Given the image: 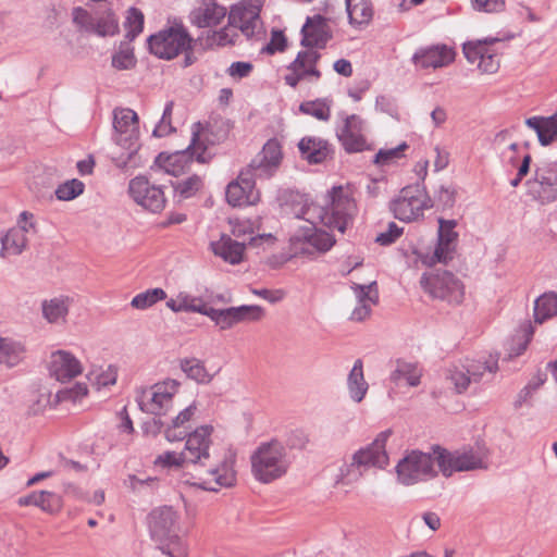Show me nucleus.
Masks as SVG:
<instances>
[{"mask_svg": "<svg viewBox=\"0 0 557 557\" xmlns=\"http://www.w3.org/2000/svg\"><path fill=\"white\" fill-rule=\"evenodd\" d=\"M286 47V38L281 30L272 32L269 44L264 47V51L273 54L277 51H283Z\"/></svg>", "mask_w": 557, "mask_h": 557, "instance_id": "obj_62", "label": "nucleus"}, {"mask_svg": "<svg viewBox=\"0 0 557 557\" xmlns=\"http://www.w3.org/2000/svg\"><path fill=\"white\" fill-rule=\"evenodd\" d=\"M88 379L97 389L108 388L116 383L117 368L109 364L106 368L96 369L89 373Z\"/></svg>", "mask_w": 557, "mask_h": 557, "instance_id": "obj_47", "label": "nucleus"}, {"mask_svg": "<svg viewBox=\"0 0 557 557\" xmlns=\"http://www.w3.org/2000/svg\"><path fill=\"white\" fill-rule=\"evenodd\" d=\"M253 70V65L250 62H233L226 73L234 79H242L250 75Z\"/></svg>", "mask_w": 557, "mask_h": 557, "instance_id": "obj_60", "label": "nucleus"}, {"mask_svg": "<svg viewBox=\"0 0 557 557\" xmlns=\"http://www.w3.org/2000/svg\"><path fill=\"white\" fill-rule=\"evenodd\" d=\"M298 216L308 224L300 227L290 238L294 253L310 256L315 252H325L333 247L335 243L333 237L329 233L315 228L318 222L334 227L332 218H329L322 208L314 203L306 205Z\"/></svg>", "mask_w": 557, "mask_h": 557, "instance_id": "obj_2", "label": "nucleus"}, {"mask_svg": "<svg viewBox=\"0 0 557 557\" xmlns=\"http://www.w3.org/2000/svg\"><path fill=\"white\" fill-rule=\"evenodd\" d=\"M437 245L432 255L422 258L425 265L433 267L436 263H447L456 255L458 244V233L455 232L456 222L454 220H438Z\"/></svg>", "mask_w": 557, "mask_h": 557, "instance_id": "obj_18", "label": "nucleus"}, {"mask_svg": "<svg viewBox=\"0 0 557 557\" xmlns=\"http://www.w3.org/2000/svg\"><path fill=\"white\" fill-rule=\"evenodd\" d=\"M298 148L304 159L310 163L323 162L330 154L331 149L325 140L314 137H305L299 144Z\"/></svg>", "mask_w": 557, "mask_h": 557, "instance_id": "obj_39", "label": "nucleus"}, {"mask_svg": "<svg viewBox=\"0 0 557 557\" xmlns=\"http://www.w3.org/2000/svg\"><path fill=\"white\" fill-rule=\"evenodd\" d=\"M433 202L424 188L419 185L407 186L391 202V210L396 219L404 222L417 221Z\"/></svg>", "mask_w": 557, "mask_h": 557, "instance_id": "obj_8", "label": "nucleus"}, {"mask_svg": "<svg viewBox=\"0 0 557 557\" xmlns=\"http://www.w3.org/2000/svg\"><path fill=\"white\" fill-rule=\"evenodd\" d=\"M153 465L156 468L163 470H178L184 468L186 465H189L183 449L181 451L175 450H165L159 454L154 460Z\"/></svg>", "mask_w": 557, "mask_h": 557, "instance_id": "obj_45", "label": "nucleus"}, {"mask_svg": "<svg viewBox=\"0 0 557 557\" xmlns=\"http://www.w3.org/2000/svg\"><path fill=\"white\" fill-rule=\"evenodd\" d=\"M349 24L357 29L369 25L374 15L372 0H346Z\"/></svg>", "mask_w": 557, "mask_h": 557, "instance_id": "obj_37", "label": "nucleus"}, {"mask_svg": "<svg viewBox=\"0 0 557 557\" xmlns=\"http://www.w3.org/2000/svg\"><path fill=\"white\" fill-rule=\"evenodd\" d=\"M354 289L358 298V305L352 310L350 319L360 322L370 315L372 306L377 302L379 295L374 283L356 285Z\"/></svg>", "mask_w": 557, "mask_h": 557, "instance_id": "obj_36", "label": "nucleus"}, {"mask_svg": "<svg viewBox=\"0 0 557 557\" xmlns=\"http://www.w3.org/2000/svg\"><path fill=\"white\" fill-rule=\"evenodd\" d=\"M436 449L432 454L411 450L396 466L397 481L406 486L431 480L437 475Z\"/></svg>", "mask_w": 557, "mask_h": 557, "instance_id": "obj_7", "label": "nucleus"}, {"mask_svg": "<svg viewBox=\"0 0 557 557\" xmlns=\"http://www.w3.org/2000/svg\"><path fill=\"white\" fill-rule=\"evenodd\" d=\"M349 395L356 403H360L367 392L368 383L363 375V366L360 359L356 360L347 380Z\"/></svg>", "mask_w": 557, "mask_h": 557, "instance_id": "obj_42", "label": "nucleus"}, {"mask_svg": "<svg viewBox=\"0 0 557 557\" xmlns=\"http://www.w3.org/2000/svg\"><path fill=\"white\" fill-rule=\"evenodd\" d=\"M320 55L317 51H300L287 69L284 79L287 85L295 87L301 81H318L321 76L317 69Z\"/></svg>", "mask_w": 557, "mask_h": 557, "instance_id": "obj_22", "label": "nucleus"}, {"mask_svg": "<svg viewBox=\"0 0 557 557\" xmlns=\"http://www.w3.org/2000/svg\"><path fill=\"white\" fill-rule=\"evenodd\" d=\"M337 137L348 152L372 149L363 134V121L356 114L345 119L344 125L337 133Z\"/></svg>", "mask_w": 557, "mask_h": 557, "instance_id": "obj_24", "label": "nucleus"}, {"mask_svg": "<svg viewBox=\"0 0 557 557\" xmlns=\"http://www.w3.org/2000/svg\"><path fill=\"white\" fill-rule=\"evenodd\" d=\"M165 298H166L165 290L160 287H156V288L147 289V290L134 296L131 301V306L138 310H145L147 308H150L158 301L164 300Z\"/></svg>", "mask_w": 557, "mask_h": 557, "instance_id": "obj_48", "label": "nucleus"}, {"mask_svg": "<svg viewBox=\"0 0 557 557\" xmlns=\"http://www.w3.org/2000/svg\"><path fill=\"white\" fill-rule=\"evenodd\" d=\"M214 428L211 424H202L194 429L185 436L184 455L189 465L205 466L210 459V449L213 444Z\"/></svg>", "mask_w": 557, "mask_h": 557, "instance_id": "obj_16", "label": "nucleus"}, {"mask_svg": "<svg viewBox=\"0 0 557 557\" xmlns=\"http://www.w3.org/2000/svg\"><path fill=\"white\" fill-rule=\"evenodd\" d=\"M129 194L135 202L151 212L162 211L166 203L161 187L151 184L144 176H137L129 182Z\"/></svg>", "mask_w": 557, "mask_h": 557, "instance_id": "obj_21", "label": "nucleus"}, {"mask_svg": "<svg viewBox=\"0 0 557 557\" xmlns=\"http://www.w3.org/2000/svg\"><path fill=\"white\" fill-rule=\"evenodd\" d=\"M364 469L361 465L357 463L356 460H354V455L351 456L350 462H345L339 468V473L337 475L336 482L343 485H350L360 480V478L363 475Z\"/></svg>", "mask_w": 557, "mask_h": 557, "instance_id": "obj_49", "label": "nucleus"}, {"mask_svg": "<svg viewBox=\"0 0 557 557\" xmlns=\"http://www.w3.org/2000/svg\"><path fill=\"white\" fill-rule=\"evenodd\" d=\"M191 38L182 26H174L149 38L150 51L161 59L171 60L190 48Z\"/></svg>", "mask_w": 557, "mask_h": 557, "instance_id": "obj_13", "label": "nucleus"}, {"mask_svg": "<svg viewBox=\"0 0 557 557\" xmlns=\"http://www.w3.org/2000/svg\"><path fill=\"white\" fill-rule=\"evenodd\" d=\"M500 39L486 37L468 40L462 45V53L470 64H475L481 74H495L500 67V60L494 45Z\"/></svg>", "mask_w": 557, "mask_h": 557, "instance_id": "obj_10", "label": "nucleus"}, {"mask_svg": "<svg viewBox=\"0 0 557 557\" xmlns=\"http://www.w3.org/2000/svg\"><path fill=\"white\" fill-rule=\"evenodd\" d=\"M147 525L153 539L163 544V552L170 557H188L183 535L189 528L181 512L172 506H159L147 516Z\"/></svg>", "mask_w": 557, "mask_h": 557, "instance_id": "obj_1", "label": "nucleus"}, {"mask_svg": "<svg viewBox=\"0 0 557 557\" xmlns=\"http://www.w3.org/2000/svg\"><path fill=\"white\" fill-rule=\"evenodd\" d=\"M87 395L88 386L85 383H76L73 386L61 391L59 397L61 400L78 404L82 403V400L86 398Z\"/></svg>", "mask_w": 557, "mask_h": 557, "instance_id": "obj_58", "label": "nucleus"}, {"mask_svg": "<svg viewBox=\"0 0 557 557\" xmlns=\"http://www.w3.org/2000/svg\"><path fill=\"white\" fill-rule=\"evenodd\" d=\"M257 18L258 13L255 8L243 5L233 8L230 13L231 25L213 32L209 37L210 44L220 47L233 45L237 37V27L249 36L253 32Z\"/></svg>", "mask_w": 557, "mask_h": 557, "instance_id": "obj_12", "label": "nucleus"}, {"mask_svg": "<svg viewBox=\"0 0 557 557\" xmlns=\"http://www.w3.org/2000/svg\"><path fill=\"white\" fill-rule=\"evenodd\" d=\"M113 127L116 144L127 150V156L124 158L126 163L138 148L139 125L136 112L131 109H116L114 111Z\"/></svg>", "mask_w": 557, "mask_h": 557, "instance_id": "obj_15", "label": "nucleus"}, {"mask_svg": "<svg viewBox=\"0 0 557 557\" xmlns=\"http://www.w3.org/2000/svg\"><path fill=\"white\" fill-rule=\"evenodd\" d=\"M17 504L21 507L36 506L48 513H58L63 507L62 497L53 492L39 491L20 497Z\"/></svg>", "mask_w": 557, "mask_h": 557, "instance_id": "obj_34", "label": "nucleus"}, {"mask_svg": "<svg viewBox=\"0 0 557 557\" xmlns=\"http://www.w3.org/2000/svg\"><path fill=\"white\" fill-rule=\"evenodd\" d=\"M505 0H473L474 9L487 13H498L505 10Z\"/></svg>", "mask_w": 557, "mask_h": 557, "instance_id": "obj_61", "label": "nucleus"}, {"mask_svg": "<svg viewBox=\"0 0 557 557\" xmlns=\"http://www.w3.org/2000/svg\"><path fill=\"white\" fill-rule=\"evenodd\" d=\"M135 55L128 47H121L112 57V65L116 70H129L135 66Z\"/></svg>", "mask_w": 557, "mask_h": 557, "instance_id": "obj_57", "label": "nucleus"}, {"mask_svg": "<svg viewBox=\"0 0 557 557\" xmlns=\"http://www.w3.org/2000/svg\"><path fill=\"white\" fill-rule=\"evenodd\" d=\"M182 369L188 377L195 380L198 383L206 384L211 381V375L206 370L205 366L196 359L185 360L182 363Z\"/></svg>", "mask_w": 557, "mask_h": 557, "instance_id": "obj_51", "label": "nucleus"}, {"mask_svg": "<svg viewBox=\"0 0 557 557\" xmlns=\"http://www.w3.org/2000/svg\"><path fill=\"white\" fill-rule=\"evenodd\" d=\"M420 283L423 290L432 298L446 300L455 305L463 301L465 285L450 272L443 271L424 274Z\"/></svg>", "mask_w": 557, "mask_h": 557, "instance_id": "obj_9", "label": "nucleus"}, {"mask_svg": "<svg viewBox=\"0 0 557 557\" xmlns=\"http://www.w3.org/2000/svg\"><path fill=\"white\" fill-rule=\"evenodd\" d=\"M456 50L445 44H436L419 48L411 60L416 67L437 70L447 67L455 62Z\"/></svg>", "mask_w": 557, "mask_h": 557, "instance_id": "obj_19", "label": "nucleus"}, {"mask_svg": "<svg viewBox=\"0 0 557 557\" xmlns=\"http://www.w3.org/2000/svg\"><path fill=\"white\" fill-rule=\"evenodd\" d=\"M435 160H434V169L435 171H441L445 169L449 161V156L446 151L440 149L438 147L434 148Z\"/></svg>", "mask_w": 557, "mask_h": 557, "instance_id": "obj_64", "label": "nucleus"}, {"mask_svg": "<svg viewBox=\"0 0 557 557\" xmlns=\"http://www.w3.org/2000/svg\"><path fill=\"white\" fill-rule=\"evenodd\" d=\"M403 234V228L399 227L396 223L391 222L385 232L380 233L375 240L380 245L387 246L396 242Z\"/></svg>", "mask_w": 557, "mask_h": 557, "instance_id": "obj_59", "label": "nucleus"}, {"mask_svg": "<svg viewBox=\"0 0 557 557\" xmlns=\"http://www.w3.org/2000/svg\"><path fill=\"white\" fill-rule=\"evenodd\" d=\"M525 125L536 133L541 146H549L557 141V111L550 116H531Z\"/></svg>", "mask_w": 557, "mask_h": 557, "instance_id": "obj_33", "label": "nucleus"}, {"mask_svg": "<svg viewBox=\"0 0 557 557\" xmlns=\"http://www.w3.org/2000/svg\"><path fill=\"white\" fill-rule=\"evenodd\" d=\"M226 15V9L214 0H202L190 13L191 22L198 27H211L220 24Z\"/></svg>", "mask_w": 557, "mask_h": 557, "instance_id": "obj_30", "label": "nucleus"}, {"mask_svg": "<svg viewBox=\"0 0 557 557\" xmlns=\"http://www.w3.org/2000/svg\"><path fill=\"white\" fill-rule=\"evenodd\" d=\"M555 315H557V294L545 293L535 300L534 321L542 324Z\"/></svg>", "mask_w": 557, "mask_h": 557, "instance_id": "obj_43", "label": "nucleus"}, {"mask_svg": "<svg viewBox=\"0 0 557 557\" xmlns=\"http://www.w3.org/2000/svg\"><path fill=\"white\" fill-rule=\"evenodd\" d=\"M95 30L100 36H113L119 30V20L114 13L108 11L96 23Z\"/></svg>", "mask_w": 557, "mask_h": 557, "instance_id": "obj_54", "label": "nucleus"}, {"mask_svg": "<svg viewBox=\"0 0 557 557\" xmlns=\"http://www.w3.org/2000/svg\"><path fill=\"white\" fill-rule=\"evenodd\" d=\"M289 467L285 448L277 442L261 444L251 455V471L255 479L270 483L283 476Z\"/></svg>", "mask_w": 557, "mask_h": 557, "instance_id": "obj_5", "label": "nucleus"}, {"mask_svg": "<svg viewBox=\"0 0 557 557\" xmlns=\"http://www.w3.org/2000/svg\"><path fill=\"white\" fill-rule=\"evenodd\" d=\"M34 228V215L29 212H22L16 226L10 228L1 238L0 255L3 258L20 255L26 247L27 233Z\"/></svg>", "mask_w": 557, "mask_h": 557, "instance_id": "obj_23", "label": "nucleus"}, {"mask_svg": "<svg viewBox=\"0 0 557 557\" xmlns=\"http://www.w3.org/2000/svg\"><path fill=\"white\" fill-rule=\"evenodd\" d=\"M284 158L281 140L270 138L252 158L247 169L257 178H270L280 169Z\"/></svg>", "mask_w": 557, "mask_h": 557, "instance_id": "obj_17", "label": "nucleus"}, {"mask_svg": "<svg viewBox=\"0 0 557 557\" xmlns=\"http://www.w3.org/2000/svg\"><path fill=\"white\" fill-rule=\"evenodd\" d=\"M330 200L334 228L344 232L346 219L355 210V202L349 186L333 187L330 191Z\"/></svg>", "mask_w": 557, "mask_h": 557, "instance_id": "obj_26", "label": "nucleus"}, {"mask_svg": "<svg viewBox=\"0 0 557 557\" xmlns=\"http://www.w3.org/2000/svg\"><path fill=\"white\" fill-rule=\"evenodd\" d=\"M211 250L214 256L232 265L242 263L246 256V245L234 240L230 235L225 234L211 243Z\"/></svg>", "mask_w": 557, "mask_h": 557, "instance_id": "obj_31", "label": "nucleus"}, {"mask_svg": "<svg viewBox=\"0 0 557 557\" xmlns=\"http://www.w3.org/2000/svg\"><path fill=\"white\" fill-rule=\"evenodd\" d=\"M49 373L60 382H67L83 373L82 362L67 350H55L50 355Z\"/></svg>", "mask_w": 557, "mask_h": 557, "instance_id": "obj_25", "label": "nucleus"}, {"mask_svg": "<svg viewBox=\"0 0 557 557\" xmlns=\"http://www.w3.org/2000/svg\"><path fill=\"white\" fill-rule=\"evenodd\" d=\"M208 317L222 331L230 330L239 323L258 322L264 317V309L258 305H243L226 309L209 307Z\"/></svg>", "mask_w": 557, "mask_h": 557, "instance_id": "obj_14", "label": "nucleus"}, {"mask_svg": "<svg viewBox=\"0 0 557 557\" xmlns=\"http://www.w3.org/2000/svg\"><path fill=\"white\" fill-rule=\"evenodd\" d=\"M72 299L69 296H57L41 302L42 318L50 324H64L67 321Z\"/></svg>", "mask_w": 557, "mask_h": 557, "instance_id": "obj_35", "label": "nucleus"}, {"mask_svg": "<svg viewBox=\"0 0 557 557\" xmlns=\"http://www.w3.org/2000/svg\"><path fill=\"white\" fill-rule=\"evenodd\" d=\"M252 173L245 169L237 180L231 182L226 188V201L233 207L255 206L260 201V193L255 187Z\"/></svg>", "mask_w": 557, "mask_h": 557, "instance_id": "obj_20", "label": "nucleus"}, {"mask_svg": "<svg viewBox=\"0 0 557 557\" xmlns=\"http://www.w3.org/2000/svg\"><path fill=\"white\" fill-rule=\"evenodd\" d=\"M301 33V44L310 48H324L332 37L327 20L319 14L307 18Z\"/></svg>", "mask_w": 557, "mask_h": 557, "instance_id": "obj_29", "label": "nucleus"}, {"mask_svg": "<svg viewBox=\"0 0 557 557\" xmlns=\"http://www.w3.org/2000/svg\"><path fill=\"white\" fill-rule=\"evenodd\" d=\"M389 434L388 431L380 433L369 446L360 448L354 454V460L364 470L369 467L385 468L388 465L385 446Z\"/></svg>", "mask_w": 557, "mask_h": 557, "instance_id": "obj_27", "label": "nucleus"}, {"mask_svg": "<svg viewBox=\"0 0 557 557\" xmlns=\"http://www.w3.org/2000/svg\"><path fill=\"white\" fill-rule=\"evenodd\" d=\"M531 190L542 202L557 199V163L545 164L536 170Z\"/></svg>", "mask_w": 557, "mask_h": 557, "instance_id": "obj_28", "label": "nucleus"}, {"mask_svg": "<svg viewBox=\"0 0 557 557\" xmlns=\"http://www.w3.org/2000/svg\"><path fill=\"white\" fill-rule=\"evenodd\" d=\"M236 461L237 454L233 448L222 447L215 450L213 461L206 471V476L197 485L210 492L235 486L237 482Z\"/></svg>", "mask_w": 557, "mask_h": 557, "instance_id": "obj_6", "label": "nucleus"}, {"mask_svg": "<svg viewBox=\"0 0 557 557\" xmlns=\"http://www.w3.org/2000/svg\"><path fill=\"white\" fill-rule=\"evenodd\" d=\"M85 185L79 180H69L58 186L55 197L62 201H70L84 193Z\"/></svg>", "mask_w": 557, "mask_h": 557, "instance_id": "obj_50", "label": "nucleus"}, {"mask_svg": "<svg viewBox=\"0 0 557 557\" xmlns=\"http://www.w3.org/2000/svg\"><path fill=\"white\" fill-rule=\"evenodd\" d=\"M407 148L405 144L395 148L381 149L374 157V163L380 166L391 165L403 157V151Z\"/></svg>", "mask_w": 557, "mask_h": 557, "instance_id": "obj_56", "label": "nucleus"}, {"mask_svg": "<svg viewBox=\"0 0 557 557\" xmlns=\"http://www.w3.org/2000/svg\"><path fill=\"white\" fill-rule=\"evenodd\" d=\"M25 352L21 342L11 337H0V363L14 367L24 359Z\"/></svg>", "mask_w": 557, "mask_h": 557, "instance_id": "obj_40", "label": "nucleus"}, {"mask_svg": "<svg viewBox=\"0 0 557 557\" xmlns=\"http://www.w3.org/2000/svg\"><path fill=\"white\" fill-rule=\"evenodd\" d=\"M488 455V449L482 444L454 451L437 447V468L446 478L455 472L486 469Z\"/></svg>", "mask_w": 557, "mask_h": 557, "instance_id": "obj_4", "label": "nucleus"}, {"mask_svg": "<svg viewBox=\"0 0 557 557\" xmlns=\"http://www.w3.org/2000/svg\"><path fill=\"white\" fill-rule=\"evenodd\" d=\"M208 132L201 123H194L191 126V140L185 151L174 153H160L156 159V165L172 176H180L188 172L191 165V157L200 163L209 161L207 153Z\"/></svg>", "mask_w": 557, "mask_h": 557, "instance_id": "obj_3", "label": "nucleus"}, {"mask_svg": "<svg viewBox=\"0 0 557 557\" xmlns=\"http://www.w3.org/2000/svg\"><path fill=\"white\" fill-rule=\"evenodd\" d=\"M421 376L422 370L417 363L397 360L396 369L392 373L391 379L395 384H399L405 381L409 386H418L420 384Z\"/></svg>", "mask_w": 557, "mask_h": 557, "instance_id": "obj_41", "label": "nucleus"}, {"mask_svg": "<svg viewBox=\"0 0 557 557\" xmlns=\"http://www.w3.org/2000/svg\"><path fill=\"white\" fill-rule=\"evenodd\" d=\"M466 369L473 382H478L486 371H492V368L480 361L471 362Z\"/></svg>", "mask_w": 557, "mask_h": 557, "instance_id": "obj_63", "label": "nucleus"}, {"mask_svg": "<svg viewBox=\"0 0 557 557\" xmlns=\"http://www.w3.org/2000/svg\"><path fill=\"white\" fill-rule=\"evenodd\" d=\"M145 16L144 13L137 8H129L127 10L125 28L127 36L132 39L138 36L144 28Z\"/></svg>", "mask_w": 557, "mask_h": 557, "instance_id": "obj_52", "label": "nucleus"}, {"mask_svg": "<svg viewBox=\"0 0 557 557\" xmlns=\"http://www.w3.org/2000/svg\"><path fill=\"white\" fill-rule=\"evenodd\" d=\"M448 379L459 394L466 392L470 383L473 382L465 364L454 367L449 371Z\"/></svg>", "mask_w": 557, "mask_h": 557, "instance_id": "obj_53", "label": "nucleus"}, {"mask_svg": "<svg viewBox=\"0 0 557 557\" xmlns=\"http://www.w3.org/2000/svg\"><path fill=\"white\" fill-rule=\"evenodd\" d=\"M181 383L174 379L158 382L141 392L139 406L143 411L154 416L165 414L173 406V399L178 393Z\"/></svg>", "mask_w": 557, "mask_h": 557, "instance_id": "obj_11", "label": "nucleus"}, {"mask_svg": "<svg viewBox=\"0 0 557 557\" xmlns=\"http://www.w3.org/2000/svg\"><path fill=\"white\" fill-rule=\"evenodd\" d=\"M205 187L202 176L193 174L173 184L175 196L180 199H188L198 195Z\"/></svg>", "mask_w": 557, "mask_h": 557, "instance_id": "obj_44", "label": "nucleus"}, {"mask_svg": "<svg viewBox=\"0 0 557 557\" xmlns=\"http://www.w3.org/2000/svg\"><path fill=\"white\" fill-rule=\"evenodd\" d=\"M166 307L173 312H197L206 315L210 306L202 297L194 296L187 292H180L174 298L166 301Z\"/></svg>", "mask_w": 557, "mask_h": 557, "instance_id": "obj_38", "label": "nucleus"}, {"mask_svg": "<svg viewBox=\"0 0 557 557\" xmlns=\"http://www.w3.org/2000/svg\"><path fill=\"white\" fill-rule=\"evenodd\" d=\"M331 106L330 99H315L305 101L300 104L299 110L304 114L311 115L319 121H329L331 117Z\"/></svg>", "mask_w": 557, "mask_h": 557, "instance_id": "obj_46", "label": "nucleus"}, {"mask_svg": "<svg viewBox=\"0 0 557 557\" xmlns=\"http://www.w3.org/2000/svg\"><path fill=\"white\" fill-rule=\"evenodd\" d=\"M196 404H191L180 411L164 429V437L169 442H178L185 438L190 432L191 423L197 413Z\"/></svg>", "mask_w": 557, "mask_h": 557, "instance_id": "obj_32", "label": "nucleus"}, {"mask_svg": "<svg viewBox=\"0 0 557 557\" xmlns=\"http://www.w3.org/2000/svg\"><path fill=\"white\" fill-rule=\"evenodd\" d=\"M231 233L235 237H243L251 235L260 227V221H252L250 219H233L230 220Z\"/></svg>", "mask_w": 557, "mask_h": 557, "instance_id": "obj_55", "label": "nucleus"}]
</instances>
